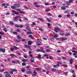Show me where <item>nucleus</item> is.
Listing matches in <instances>:
<instances>
[{"instance_id":"nucleus-1","label":"nucleus","mask_w":77,"mask_h":77,"mask_svg":"<svg viewBox=\"0 0 77 77\" xmlns=\"http://www.w3.org/2000/svg\"><path fill=\"white\" fill-rule=\"evenodd\" d=\"M40 52L45 53V51L44 50V48H41Z\"/></svg>"},{"instance_id":"nucleus-2","label":"nucleus","mask_w":77,"mask_h":77,"mask_svg":"<svg viewBox=\"0 0 77 77\" xmlns=\"http://www.w3.org/2000/svg\"><path fill=\"white\" fill-rule=\"evenodd\" d=\"M61 41H66V40H67V38L66 37H63L62 38H61Z\"/></svg>"},{"instance_id":"nucleus-3","label":"nucleus","mask_w":77,"mask_h":77,"mask_svg":"<svg viewBox=\"0 0 77 77\" xmlns=\"http://www.w3.org/2000/svg\"><path fill=\"white\" fill-rule=\"evenodd\" d=\"M69 61H70V64H72L73 63V62H74V59H70L69 60Z\"/></svg>"},{"instance_id":"nucleus-4","label":"nucleus","mask_w":77,"mask_h":77,"mask_svg":"<svg viewBox=\"0 0 77 77\" xmlns=\"http://www.w3.org/2000/svg\"><path fill=\"white\" fill-rule=\"evenodd\" d=\"M14 6L16 8H20V5L18 4H15Z\"/></svg>"},{"instance_id":"nucleus-5","label":"nucleus","mask_w":77,"mask_h":77,"mask_svg":"<svg viewBox=\"0 0 77 77\" xmlns=\"http://www.w3.org/2000/svg\"><path fill=\"white\" fill-rule=\"evenodd\" d=\"M45 69L47 70H50V67L49 66H46L45 67Z\"/></svg>"},{"instance_id":"nucleus-6","label":"nucleus","mask_w":77,"mask_h":77,"mask_svg":"<svg viewBox=\"0 0 77 77\" xmlns=\"http://www.w3.org/2000/svg\"><path fill=\"white\" fill-rule=\"evenodd\" d=\"M3 31H4L6 33L8 32V30H7V29L6 28H4L3 29Z\"/></svg>"},{"instance_id":"nucleus-7","label":"nucleus","mask_w":77,"mask_h":77,"mask_svg":"<svg viewBox=\"0 0 77 77\" xmlns=\"http://www.w3.org/2000/svg\"><path fill=\"white\" fill-rule=\"evenodd\" d=\"M34 60H35V59L34 58L32 57L31 58V60L30 61L31 62H32V63H33L34 62Z\"/></svg>"},{"instance_id":"nucleus-8","label":"nucleus","mask_w":77,"mask_h":77,"mask_svg":"<svg viewBox=\"0 0 77 77\" xmlns=\"http://www.w3.org/2000/svg\"><path fill=\"white\" fill-rule=\"evenodd\" d=\"M13 12L15 13V14H16V15H18L19 14V13L15 11V10H13Z\"/></svg>"},{"instance_id":"nucleus-9","label":"nucleus","mask_w":77,"mask_h":77,"mask_svg":"<svg viewBox=\"0 0 77 77\" xmlns=\"http://www.w3.org/2000/svg\"><path fill=\"white\" fill-rule=\"evenodd\" d=\"M22 62H28V60L27 59H23L22 60Z\"/></svg>"},{"instance_id":"nucleus-10","label":"nucleus","mask_w":77,"mask_h":77,"mask_svg":"<svg viewBox=\"0 0 77 77\" xmlns=\"http://www.w3.org/2000/svg\"><path fill=\"white\" fill-rule=\"evenodd\" d=\"M24 47L25 48H30V46L29 45H24Z\"/></svg>"},{"instance_id":"nucleus-11","label":"nucleus","mask_w":77,"mask_h":77,"mask_svg":"<svg viewBox=\"0 0 77 77\" xmlns=\"http://www.w3.org/2000/svg\"><path fill=\"white\" fill-rule=\"evenodd\" d=\"M36 25V23H32V24H31V26L32 27H33V26H35Z\"/></svg>"},{"instance_id":"nucleus-12","label":"nucleus","mask_w":77,"mask_h":77,"mask_svg":"<svg viewBox=\"0 0 77 77\" xmlns=\"http://www.w3.org/2000/svg\"><path fill=\"white\" fill-rule=\"evenodd\" d=\"M26 34H28V35H30V34H33V33H32L31 31L27 32H26Z\"/></svg>"},{"instance_id":"nucleus-13","label":"nucleus","mask_w":77,"mask_h":77,"mask_svg":"<svg viewBox=\"0 0 77 77\" xmlns=\"http://www.w3.org/2000/svg\"><path fill=\"white\" fill-rule=\"evenodd\" d=\"M72 2H73V0H69V2H67V3L68 4H69V3H72Z\"/></svg>"},{"instance_id":"nucleus-14","label":"nucleus","mask_w":77,"mask_h":77,"mask_svg":"<svg viewBox=\"0 0 77 77\" xmlns=\"http://www.w3.org/2000/svg\"><path fill=\"white\" fill-rule=\"evenodd\" d=\"M61 9H63V10H65L66 9V8L65 7L63 6L61 7Z\"/></svg>"},{"instance_id":"nucleus-15","label":"nucleus","mask_w":77,"mask_h":77,"mask_svg":"<svg viewBox=\"0 0 77 77\" xmlns=\"http://www.w3.org/2000/svg\"><path fill=\"white\" fill-rule=\"evenodd\" d=\"M51 71L53 72L56 71V69L53 68L51 69Z\"/></svg>"},{"instance_id":"nucleus-16","label":"nucleus","mask_w":77,"mask_h":77,"mask_svg":"<svg viewBox=\"0 0 77 77\" xmlns=\"http://www.w3.org/2000/svg\"><path fill=\"white\" fill-rule=\"evenodd\" d=\"M20 18V16H16V17L14 18V19H15L16 20H17V19H18V18Z\"/></svg>"},{"instance_id":"nucleus-17","label":"nucleus","mask_w":77,"mask_h":77,"mask_svg":"<svg viewBox=\"0 0 77 77\" xmlns=\"http://www.w3.org/2000/svg\"><path fill=\"white\" fill-rule=\"evenodd\" d=\"M58 36H59L58 35H57V34H55L54 36V38H57Z\"/></svg>"},{"instance_id":"nucleus-18","label":"nucleus","mask_w":77,"mask_h":77,"mask_svg":"<svg viewBox=\"0 0 77 77\" xmlns=\"http://www.w3.org/2000/svg\"><path fill=\"white\" fill-rule=\"evenodd\" d=\"M65 36H69V35H71V34L70 33H66L65 34H64Z\"/></svg>"},{"instance_id":"nucleus-19","label":"nucleus","mask_w":77,"mask_h":77,"mask_svg":"<svg viewBox=\"0 0 77 77\" xmlns=\"http://www.w3.org/2000/svg\"><path fill=\"white\" fill-rule=\"evenodd\" d=\"M2 51L3 53H5V49L2 48Z\"/></svg>"},{"instance_id":"nucleus-20","label":"nucleus","mask_w":77,"mask_h":77,"mask_svg":"<svg viewBox=\"0 0 77 77\" xmlns=\"http://www.w3.org/2000/svg\"><path fill=\"white\" fill-rule=\"evenodd\" d=\"M14 48L15 50H18V48H17V46H14Z\"/></svg>"},{"instance_id":"nucleus-21","label":"nucleus","mask_w":77,"mask_h":77,"mask_svg":"<svg viewBox=\"0 0 77 77\" xmlns=\"http://www.w3.org/2000/svg\"><path fill=\"white\" fill-rule=\"evenodd\" d=\"M32 72L30 71H28L27 72V73L28 74H32Z\"/></svg>"},{"instance_id":"nucleus-22","label":"nucleus","mask_w":77,"mask_h":77,"mask_svg":"<svg viewBox=\"0 0 77 77\" xmlns=\"http://www.w3.org/2000/svg\"><path fill=\"white\" fill-rule=\"evenodd\" d=\"M22 66H26V63H22Z\"/></svg>"},{"instance_id":"nucleus-23","label":"nucleus","mask_w":77,"mask_h":77,"mask_svg":"<svg viewBox=\"0 0 77 77\" xmlns=\"http://www.w3.org/2000/svg\"><path fill=\"white\" fill-rule=\"evenodd\" d=\"M60 35H61V36H63V35H64L65 34L63 32H60Z\"/></svg>"},{"instance_id":"nucleus-24","label":"nucleus","mask_w":77,"mask_h":77,"mask_svg":"<svg viewBox=\"0 0 77 77\" xmlns=\"http://www.w3.org/2000/svg\"><path fill=\"white\" fill-rule=\"evenodd\" d=\"M10 56H11V57H14L15 56V54H10Z\"/></svg>"},{"instance_id":"nucleus-25","label":"nucleus","mask_w":77,"mask_h":77,"mask_svg":"<svg viewBox=\"0 0 77 77\" xmlns=\"http://www.w3.org/2000/svg\"><path fill=\"white\" fill-rule=\"evenodd\" d=\"M11 8L12 9H14L16 8V7H15V5H14V6H12Z\"/></svg>"},{"instance_id":"nucleus-26","label":"nucleus","mask_w":77,"mask_h":77,"mask_svg":"<svg viewBox=\"0 0 77 77\" xmlns=\"http://www.w3.org/2000/svg\"><path fill=\"white\" fill-rule=\"evenodd\" d=\"M32 42L29 41L28 42V45H31V44H32Z\"/></svg>"},{"instance_id":"nucleus-27","label":"nucleus","mask_w":77,"mask_h":77,"mask_svg":"<svg viewBox=\"0 0 77 77\" xmlns=\"http://www.w3.org/2000/svg\"><path fill=\"white\" fill-rule=\"evenodd\" d=\"M15 26L17 28H19V27L20 26L18 24H16L15 25Z\"/></svg>"},{"instance_id":"nucleus-28","label":"nucleus","mask_w":77,"mask_h":77,"mask_svg":"<svg viewBox=\"0 0 77 77\" xmlns=\"http://www.w3.org/2000/svg\"><path fill=\"white\" fill-rule=\"evenodd\" d=\"M41 54H39L37 56L38 58H41Z\"/></svg>"},{"instance_id":"nucleus-29","label":"nucleus","mask_w":77,"mask_h":77,"mask_svg":"<svg viewBox=\"0 0 77 77\" xmlns=\"http://www.w3.org/2000/svg\"><path fill=\"white\" fill-rule=\"evenodd\" d=\"M14 41H16V42H20V41L18 40L17 39H15Z\"/></svg>"},{"instance_id":"nucleus-30","label":"nucleus","mask_w":77,"mask_h":77,"mask_svg":"<svg viewBox=\"0 0 77 77\" xmlns=\"http://www.w3.org/2000/svg\"><path fill=\"white\" fill-rule=\"evenodd\" d=\"M12 71H13V72H17V70L16 69H12Z\"/></svg>"},{"instance_id":"nucleus-31","label":"nucleus","mask_w":77,"mask_h":77,"mask_svg":"<svg viewBox=\"0 0 77 77\" xmlns=\"http://www.w3.org/2000/svg\"><path fill=\"white\" fill-rule=\"evenodd\" d=\"M10 49L11 51H13L14 50V49L13 48H10Z\"/></svg>"},{"instance_id":"nucleus-32","label":"nucleus","mask_w":77,"mask_h":77,"mask_svg":"<svg viewBox=\"0 0 77 77\" xmlns=\"http://www.w3.org/2000/svg\"><path fill=\"white\" fill-rule=\"evenodd\" d=\"M35 7H36V8H40V5H35Z\"/></svg>"},{"instance_id":"nucleus-33","label":"nucleus","mask_w":77,"mask_h":77,"mask_svg":"<svg viewBox=\"0 0 77 77\" xmlns=\"http://www.w3.org/2000/svg\"><path fill=\"white\" fill-rule=\"evenodd\" d=\"M68 53L70 55H72V52L70 51H69L68 52Z\"/></svg>"},{"instance_id":"nucleus-34","label":"nucleus","mask_w":77,"mask_h":77,"mask_svg":"<svg viewBox=\"0 0 77 77\" xmlns=\"http://www.w3.org/2000/svg\"><path fill=\"white\" fill-rule=\"evenodd\" d=\"M13 34L14 35H18V33L16 32H13Z\"/></svg>"},{"instance_id":"nucleus-35","label":"nucleus","mask_w":77,"mask_h":77,"mask_svg":"<svg viewBox=\"0 0 77 77\" xmlns=\"http://www.w3.org/2000/svg\"><path fill=\"white\" fill-rule=\"evenodd\" d=\"M55 29H56L57 30H58L59 31H60V29L59 28H55Z\"/></svg>"},{"instance_id":"nucleus-36","label":"nucleus","mask_w":77,"mask_h":77,"mask_svg":"<svg viewBox=\"0 0 77 77\" xmlns=\"http://www.w3.org/2000/svg\"><path fill=\"white\" fill-rule=\"evenodd\" d=\"M54 31L56 32V33L58 32V31L57 29H54Z\"/></svg>"},{"instance_id":"nucleus-37","label":"nucleus","mask_w":77,"mask_h":77,"mask_svg":"<svg viewBox=\"0 0 77 77\" xmlns=\"http://www.w3.org/2000/svg\"><path fill=\"white\" fill-rule=\"evenodd\" d=\"M49 57L50 59H53V57L51 56H49Z\"/></svg>"},{"instance_id":"nucleus-38","label":"nucleus","mask_w":77,"mask_h":77,"mask_svg":"<svg viewBox=\"0 0 77 77\" xmlns=\"http://www.w3.org/2000/svg\"><path fill=\"white\" fill-rule=\"evenodd\" d=\"M38 19L40 21H42V22L43 21H44L42 19L40 18H39Z\"/></svg>"},{"instance_id":"nucleus-39","label":"nucleus","mask_w":77,"mask_h":77,"mask_svg":"<svg viewBox=\"0 0 77 77\" xmlns=\"http://www.w3.org/2000/svg\"><path fill=\"white\" fill-rule=\"evenodd\" d=\"M10 23L11 25H14V23L13 22H11Z\"/></svg>"},{"instance_id":"nucleus-40","label":"nucleus","mask_w":77,"mask_h":77,"mask_svg":"<svg viewBox=\"0 0 77 77\" xmlns=\"http://www.w3.org/2000/svg\"><path fill=\"white\" fill-rule=\"evenodd\" d=\"M45 5H46V6H49V4H48L47 3H45Z\"/></svg>"},{"instance_id":"nucleus-41","label":"nucleus","mask_w":77,"mask_h":77,"mask_svg":"<svg viewBox=\"0 0 77 77\" xmlns=\"http://www.w3.org/2000/svg\"><path fill=\"white\" fill-rule=\"evenodd\" d=\"M47 20L48 21V22H51V20H50V19H49V18H48L47 19Z\"/></svg>"},{"instance_id":"nucleus-42","label":"nucleus","mask_w":77,"mask_h":77,"mask_svg":"<svg viewBox=\"0 0 77 77\" xmlns=\"http://www.w3.org/2000/svg\"><path fill=\"white\" fill-rule=\"evenodd\" d=\"M19 27H20V28H23V25H20L19 26Z\"/></svg>"},{"instance_id":"nucleus-43","label":"nucleus","mask_w":77,"mask_h":77,"mask_svg":"<svg viewBox=\"0 0 77 77\" xmlns=\"http://www.w3.org/2000/svg\"><path fill=\"white\" fill-rule=\"evenodd\" d=\"M70 14L72 15H74V12L72 11L70 12Z\"/></svg>"},{"instance_id":"nucleus-44","label":"nucleus","mask_w":77,"mask_h":77,"mask_svg":"<svg viewBox=\"0 0 77 77\" xmlns=\"http://www.w3.org/2000/svg\"><path fill=\"white\" fill-rule=\"evenodd\" d=\"M62 59H64V60H65V59H66V57H62Z\"/></svg>"},{"instance_id":"nucleus-45","label":"nucleus","mask_w":77,"mask_h":77,"mask_svg":"<svg viewBox=\"0 0 77 77\" xmlns=\"http://www.w3.org/2000/svg\"><path fill=\"white\" fill-rule=\"evenodd\" d=\"M38 30H40V31H41V32H43V29H42L39 28Z\"/></svg>"},{"instance_id":"nucleus-46","label":"nucleus","mask_w":77,"mask_h":77,"mask_svg":"<svg viewBox=\"0 0 77 77\" xmlns=\"http://www.w3.org/2000/svg\"><path fill=\"white\" fill-rule=\"evenodd\" d=\"M36 51H37V52H41V50L39 49H37L36 50Z\"/></svg>"},{"instance_id":"nucleus-47","label":"nucleus","mask_w":77,"mask_h":77,"mask_svg":"<svg viewBox=\"0 0 77 77\" xmlns=\"http://www.w3.org/2000/svg\"><path fill=\"white\" fill-rule=\"evenodd\" d=\"M21 71H22V72H24L25 71V69H21Z\"/></svg>"},{"instance_id":"nucleus-48","label":"nucleus","mask_w":77,"mask_h":77,"mask_svg":"<svg viewBox=\"0 0 77 77\" xmlns=\"http://www.w3.org/2000/svg\"><path fill=\"white\" fill-rule=\"evenodd\" d=\"M13 70L12 71H10V73H11V74H13L14 73H13Z\"/></svg>"},{"instance_id":"nucleus-49","label":"nucleus","mask_w":77,"mask_h":77,"mask_svg":"<svg viewBox=\"0 0 77 77\" xmlns=\"http://www.w3.org/2000/svg\"><path fill=\"white\" fill-rule=\"evenodd\" d=\"M32 77H35V76H36V75L35 74H34L32 75Z\"/></svg>"},{"instance_id":"nucleus-50","label":"nucleus","mask_w":77,"mask_h":77,"mask_svg":"<svg viewBox=\"0 0 77 77\" xmlns=\"http://www.w3.org/2000/svg\"><path fill=\"white\" fill-rule=\"evenodd\" d=\"M30 67V66H28L26 67V68H27V69H28V68H29Z\"/></svg>"},{"instance_id":"nucleus-51","label":"nucleus","mask_w":77,"mask_h":77,"mask_svg":"<svg viewBox=\"0 0 77 77\" xmlns=\"http://www.w3.org/2000/svg\"><path fill=\"white\" fill-rule=\"evenodd\" d=\"M24 19H25V20H26V21H28V19L27 18L24 17Z\"/></svg>"},{"instance_id":"nucleus-52","label":"nucleus","mask_w":77,"mask_h":77,"mask_svg":"<svg viewBox=\"0 0 77 77\" xmlns=\"http://www.w3.org/2000/svg\"><path fill=\"white\" fill-rule=\"evenodd\" d=\"M46 52H49V51H50V50L49 49H46Z\"/></svg>"},{"instance_id":"nucleus-53","label":"nucleus","mask_w":77,"mask_h":77,"mask_svg":"<svg viewBox=\"0 0 77 77\" xmlns=\"http://www.w3.org/2000/svg\"><path fill=\"white\" fill-rule=\"evenodd\" d=\"M12 63H17V62L15 61H12Z\"/></svg>"},{"instance_id":"nucleus-54","label":"nucleus","mask_w":77,"mask_h":77,"mask_svg":"<svg viewBox=\"0 0 77 77\" xmlns=\"http://www.w3.org/2000/svg\"><path fill=\"white\" fill-rule=\"evenodd\" d=\"M17 31L18 32H20V30L19 29H17Z\"/></svg>"},{"instance_id":"nucleus-55","label":"nucleus","mask_w":77,"mask_h":77,"mask_svg":"<svg viewBox=\"0 0 77 77\" xmlns=\"http://www.w3.org/2000/svg\"><path fill=\"white\" fill-rule=\"evenodd\" d=\"M5 70H4V69H2V70H0V72H3Z\"/></svg>"},{"instance_id":"nucleus-56","label":"nucleus","mask_w":77,"mask_h":77,"mask_svg":"<svg viewBox=\"0 0 77 77\" xmlns=\"http://www.w3.org/2000/svg\"><path fill=\"white\" fill-rule=\"evenodd\" d=\"M58 17H59V18H61L62 15H58Z\"/></svg>"},{"instance_id":"nucleus-57","label":"nucleus","mask_w":77,"mask_h":77,"mask_svg":"<svg viewBox=\"0 0 77 77\" xmlns=\"http://www.w3.org/2000/svg\"><path fill=\"white\" fill-rule=\"evenodd\" d=\"M25 41H26V39H23L22 40V42H24Z\"/></svg>"},{"instance_id":"nucleus-58","label":"nucleus","mask_w":77,"mask_h":77,"mask_svg":"<svg viewBox=\"0 0 77 77\" xmlns=\"http://www.w3.org/2000/svg\"><path fill=\"white\" fill-rule=\"evenodd\" d=\"M28 31L29 32H31V29H27Z\"/></svg>"},{"instance_id":"nucleus-59","label":"nucleus","mask_w":77,"mask_h":77,"mask_svg":"<svg viewBox=\"0 0 77 77\" xmlns=\"http://www.w3.org/2000/svg\"><path fill=\"white\" fill-rule=\"evenodd\" d=\"M57 53H60L61 52V51L60 50H57Z\"/></svg>"},{"instance_id":"nucleus-60","label":"nucleus","mask_w":77,"mask_h":77,"mask_svg":"<svg viewBox=\"0 0 77 77\" xmlns=\"http://www.w3.org/2000/svg\"><path fill=\"white\" fill-rule=\"evenodd\" d=\"M10 15L9 13H6V15Z\"/></svg>"},{"instance_id":"nucleus-61","label":"nucleus","mask_w":77,"mask_h":77,"mask_svg":"<svg viewBox=\"0 0 77 77\" xmlns=\"http://www.w3.org/2000/svg\"><path fill=\"white\" fill-rule=\"evenodd\" d=\"M72 52H73V53H77V51H72Z\"/></svg>"},{"instance_id":"nucleus-62","label":"nucleus","mask_w":77,"mask_h":77,"mask_svg":"<svg viewBox=\"0 0 77 77\" xmlns=\"http://www.w3.org/2000/svg\"><path fill=\"white\" fill-rule=\"evenodd\" d=\"M67 17H70V15L69 14H67L66 15Z\"/></svg>"},{"instance_id":"nucleus-63","label":"nucleus","mask_w":77,"mask_h":77,"mask_svg":"<svg viewBox=\"0 0 77 77\" xmlns=\"http://www.w3.org/2000/svg\"><path fill=\"white\" fill-rule=\"evenodd\" d=\"M17 38H18V39H21V37L20 36H19V35H18L17 36Z\"/></svg>"},{"instance_id":"nucleus-64","label":"nucleus","mask_w":77,"mask_h":77,"mask_svg":"<svg viewBox=\"0 0 77 77\" xmlns=\"http://www.w3.org/2000/svg\"><path fill=\"white\" fill-rule=\"evenodd\" d=\"M74 34L75 35H76L77 36V32H75L74 33Z\"/></svg>"}]
</instances>
